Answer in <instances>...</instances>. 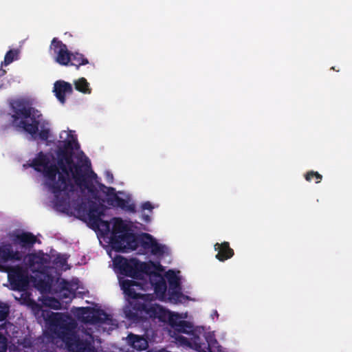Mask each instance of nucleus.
Instances as JSON below:
<instances>
[{"label":"nucleus","instance_id":"obj_1","mask_svg":"<svg viewBox=\"0 0 352 352\" xmlns=\"http://www.w3.org/2000/svg\"><path fill=\"white\" fill-rule=\"evenodd\" d=\"M9 104L14 126L30 135L34 140L37 138L43 141L48 140L50 135L49 122L44 119L39 110L33 107L29 99H12Z\"/></svg>","mask_w":352,"mask_h":352},{"label":"nucleus","instance_id":"obj_2","mask_svg":"<svg viewBox=\"0 0 352 352\" xmlns=\"http://www.w3.org/2000/svg\"><path fill=\"white\" fill-rule=\"evenodd\" d=\"M50 324L56 336L61 340L70 352H96L94 338L91 333L81 337L76 331L77 322L68 314L52 313Z\"/></svg>","mask_w":352,"mask_h":352},{"label":"nucleus","instance_id":"obj_3","mask_svg":"<svg viewBox=\"0 0 352 352\" xmlns=\"http://www.w3.org/2000/svg\"><path fill=\"white\" fill-rule=\"evenodd\" d=\"M133 309L126 307L124 309V315L126 318L135 323H139L144 320V318L148 317L153 319H158L159 321L162 322H168L169 324L170 316L175 314L160 305L145 302H135L133 305Z\"/></svg>","mask_w":352,"mask_h":352},{"label":"nucleus","instance_id":"obj_4","mask_svg":"<svg viewBox=\"0 0 352 352\" xmlns=\"http://www.w3.org/2000/svg\"><path fill=\"white\" fill-rule=\"evenodd\" d=\"M134 234L130 225L121 218H114L110 238L113 248L117 252H126L129 243L135 245Z\"/></svg>","mask_w":352,"mask_h":352},{"label":"nucleus","instance_id":"obj_5","mask_svg":"<svg viewBox=\"0 0 352 352\" xmlns=\"http://www.w3.org/2000/svg\"><path fill=\"white\" fill-rule=\"evenodd\" d=\"M56 166L58 168V179H55L54 182H47V185L57 199L56 205L60 206H63V199H58L60 193L61 192H73L75 190V186L69 177L70 170L65 160L58 157Z\"/></svg>","mask_w":352,"mask_h":352},{"label":"nucleus","instance_id":"obj_6","mask_svg":"<svg viewBox=\"0 0 352 352\" xmlns=\"http://www.w3.org/2000/svg\"><path fill=\"white\" fill-rule=\"evenodd\" d=\"M8 274L11 289L14 291L24 292L29 287L30 276L27 268L23 266H10L1 270Z\"/></svg>","mask_w":352,"mask_h":352},{"label":"nucleus","instance_id":"obj_7","mask_svg":"<svg viewBox=\"0 0 352 352\" xmlns=\"http://www.w3.org/2000/svg\"><path fill=\"white\" fill-rule=\"evenodd\" d=\"M37 172H43L47 182H54L58 173V168L56 164L50 163V157L40 151L30 164Z\"/></svg>","mask_w":352,"mask_h":352},{"label":"nucleus","instance_id":"obj_8","mask_svg":"<svg viewBox=\"0 0 352 352\" xmlns=\"http://www.w3.org/2000/svg\"><path fill=\"white\" fill-rule=\"evenodd\" d=\"M98 187L100 191L107 195L106 202L108 205L113 207L120 208L125 211L132 213L136 212L135 205L130 204L126 199L118 196L116 188L110 186H106L104 184L99 183Z\"/></svg>","mask_w":352,"mask_h":352},{"label":"nucleus","instance_id":"obj_9","mask_svg":"<svg viewBox=\"0 0 352 352\" xmlns=\"http://www.w3.org/2000/svg\"><path fill=\"white\" fill-rule=\"evenodd\" d=\"M98 187L100 191L107 195L106 202L108 205L113 207L120 208L125 211L132 213L136 212L135 205L130 204L126 199L118 196L116 188L110 186H106L104 184L99 183Z\"/></svg>","mask_w":352,"mask_h":352},{"label":"nucleus","instance_id":"obj_10","mask_svg":"<svg viewBox=\"0 0 352 352\" xmlns=\"http://www.w3.org/2000/svg\"><path fill=\"white\" fill-rule=\"evenodd\" d=\"M79 315L85 323L98 324L108 323L111 321V316L107 314L103 309H94L89 307L79 308Z\"/></svg>","mask_w":352,"mask_h":352},{"label":"nucleus","instance_id":"obj_11","mask_svg":"<svg viewBox=\"0 0 352 352\" xmlns=\"http://www.w3.org/2000/svg\"><path fill=\"white\" fill-rule=\"evenodd\" d=\"M169 325L175 332L188 334L191 338H194L197 333L201 334L204 331V327L195 328L190 322L182 320L177 314L170 316Z\"/></svg>","mask_w":352,"mask_h":352},{"label":"nucleus","instance_id":"obj_12","mask_svg":"<svg viewBox=\"0 0 352 352\" xmlns=\"http://www.w3.org/2000/svg\"><path fill=\"white\" fill-rule=\"evenodd\" d=\"M116 266L120 270L121 274L131 277L133 278H138V265L139 261L136 258H131L129 260L124 257H118L115 261Z\"/></svg>","mask_w":352,"mask_h":352},{"label":"nucleus","instance_id":"obj_13","mask_svg":"<svg viewBox=\"0 0 352 352\" xmlns=\"http://www.w3.org/2000/svg\"><path fill=\"white\" fill-rule=\"evenodd\" d=\"M197 333L194 338H191L195 349L199 352H212V349L218 344L214 335L210 332H204L203 338Z\"/></svg>","mask_w":352,"mask_h":352},{"label":"nucleus","instance_id":"obj_14","mask_svg":"<svg viewBox=\"0 0 352 352\" xmlns=\"http://www.w3.org/2000/svg\"><path fill=\"white\" fill-rule=\"evenodd\" d=\"M23 254L19 251H14L10 243H2L0 245V271L10 267L7 263L10 261H21Z\"/></svg>","mask_w":352,"mask_h":352},{"label":"nucleus","instance_id":"obj_15","mask_svg":"<svg viewBox=\"0 0 352 352\" xmlns=\"http://www.w3.org/2000/svg\"><path fill=\"white\" fill-rule=\"evenodd\" d=\"M51 47L56 54V62L63 66H69L72 52L68 50L67 45L57 38H54L51 42Z\"/></svg>","mask_w":352,"mask_h":352},{"label":"nucleus","instance_id":"obj_16","mask_svg":"<svg viewBox=\"0 0 352 352\" xmlns=\"http://www.w3.org/2000/svg\"><path fill=\"white\" fill-rule=\"evenodd\" d=\"M71 173L75 184L78 186L87 189L93 195L97 193L96 188L94 184L88 179L87 174L82 170V166H75V170L71 169Z\"/></svg>","mask_w":352,"mask_h":352},{"label":"nucleus","instance_id":"obj_17","mask_svg":"<svg viewBox=\"0 0 352 352\" xmlns=\"http://www.w3.org/2000/svg\"><path fill=\"white\" fill-rule=\"evenodd\" d=\"M9 237L14 245H19L21 248L30 250L36 242V237L31 232H23L21 233L12 232Z\"/></svg>","mask_w":352,"mask_h":352},{"label":"nucleus","instance_id":"obj_18","mask_svg":"<svg viewBox=\"0 0 352 352\" xmlns=\"http://www.w3.org/2000/svg\"><path fill=\"white\" fill-rule=\"evenodd\" d=\"M121 288L123 290L124 294L126 296L128 300L132 299V301H129V306H126L124 307V310L126 307H130L131 309H133V305L135 302H140L138 299L142 298L143 297V294L137 293L134 289V287H139L140 285L138 282L133 280H124L120 283Z\"/></svg>","mask_w":352,"mask_h":352},{"label":"nucleus","instance_id":"obj_19","mask_svg":"<svg viewBox=\"0 0 352 352\" xmlns=\"http://www.w3.org/2000/svg\"><path fill=\"white\" fill-rule=\"evenodd\" d=\"M134 238L135 245H133V244L129 243L127 246L126 251L129 250H135L139 246L142 247L145 250H150L155 239L148 233H143L140 235L134 234Z\"/></svg>","mask_w":352,"mask_h":352},{"label":"nucleus","instance_id":"obj_20","mask_svg":"<svg viewBox=\"0 0 352 352\" xmlns=\"http://www.w3.org/2000/svg\"><path fill=\"white\" fill-rule=\"evenodd\" d=\"M55 96L60 103L65 102V95L72 94L73 91L72 86L69 82L64 80H57L54 85V90Z\"/></svg>","mask_w":352,"mask_h":352},{"label":"nucleus","instance_id":"obj_21","mask_svg":"<svg viewBox=\"0 0 352 352\" xmlns=\"http://www.w3.org/2000/svg\"><path fill=\"white\" fill-rule=\"evenodd\" d=\"M214 250L218 252L216 258L223 262L234 256V250L230 247V243L224 241L221 243H217L214 245Z\"/></svg>","mask_w":352,"mask_h":352},{"label":"nucleus","instance_id":"obj_22","mask_svg":"<svg viewBox=\"0 0 352 352\" xmlns=\"http://www.w3.org/2000/svg\"><path fill=\"white\" fill-rule=\"evenodd\" d=\"M151 283L154 287L155 293L164 296L167 290V285L165 278L159 273L154 274V278H151Z\"/></svg>","mask_w":352,"mask_h":352},{"label":"nucleus","instance_id":"obj_23","mask_svg":"<svg viewBox=\"0 0 352 352\" xmlns=\"http://www.w3.org/2000/svg\"><path fill=\"white\" fill-rule=\"evenodd\" d=\"M104 215V212L103 206L98 205L96 203L91 201L87 213L91 224L92 225L93 223H96L97 221H100L101 217Z\"/></svg>","mask_w":352,"mask_h":352},{"label":"nucleus","instance_id":"obj_24","mask_svg":"<svg viewBox=\"0 0 352 352\" xmlns=\"http://www.w3.org/2000/svg\"><path fill=\"white\" fill-rule=\"evenodd\" d=\"M41 274L43 275L44 278H34L33 282L34 284V287L41 293L49 292L52 287V277L50 275L46 274L45 271H43V273Z\"/></svg>","mask_w":352,"mask_h":352},{"label":"nucleus","instance_id":"obj_25","mask_svg":"<svg viewBox=\"0 0 352 352\" xmlns=\"http://www.w3.org/2000/svg\"><path fill=\"white\" fill-rule=\"evenodd\" d=\"M28 264L32 272L43 274L45 271V267L43 262V258L36 254H30L28 257Z\"/></svg>","mask_w":352,"mask_h":352},{"label":"nucleus","instance_id":"obj_26","mask_svg":"<svg viewBox=\"0 0 352 352\" xmlns=\"http://www.w3.org/2000/svg\"><path fill=\"white\" fill-rule=\"evenodd\" d=\"M157 269V265L153 263H145L139 261L138 265V274L139 278L142 276V274H145L146 275L150 276L151 278H154V274L157 273L155 270Z\"/></svg>","mask_w":352,"mask_h":352},{"label":"nucleus","instance_id":"obj_27","mask_svg":"<svg viewBox=\"0 0 352 352\" xmlns=\"http://www.w3.org/2000/svg\"><path fill=\"white\" fill-rule=\"evenodd\" d=\"M129 338L133 349L141 351L146 349L148 347V342L143 337L138 335L130 334Z\"/></svg>","mask_w":352,"mask_h":352},{"label":"nucleus","instance_id":"obj_28","mask_svg":"<svg viewBox=\"0 0 352 352\" xmlns=\"http://www.w3.org/2000/svg\"><path fill=\"white\" fill-rule=\"evenodd\" d=\"M71 61L69 66H74L78 69L81 65L89 64V60L85 56L79 52H71Z\"/></svg>","mask_w":352,"mask_h":352},{"label":"nucleus","instance_id":"obj_29","mask_svg":"<svg viewBox=\"0 0 352 352\" xmlns=\"http://www.w3.org/2000/svg\"><path fill=\"white\" fill-rule=\"evenodd\" d=\"M58 156L59 158H63L65 160V163L67 164V166L69 168V170L71 169L75 170V166H80L79 164H75L73 160V152L71 151H67L65 150L60 149L58 152Z\"/></svg>","mask_w":352,"mask_h":352},{"label":"nucleus","instance_id":"obj_30","mask_svg":"<svg viewBox=\"0 0 352 352\" xmlns=\"http://www.w3.org/2000/svg\"><path fill=\"white\" fill-rule=\"evenodd\" d=\"M79 148L80 145L76 137L69 133L68 134V140L64 141L63 146L60 149L73 152L74 150H78Z\"/></svg>","mask_w":352,"mask_h":352},{"label":"nucleus","instance_id":"obj_31","mask_svg":"<svg viewBox=\"0 0 352 352\" xmlns=\"http://www.w3.org/2000/svg\"><path fill=\"white\" fill-rule=\"evenodd\" d=\"M166 276L168 283L169 289H181L179 278L173 271L168 270L166 272Z\"/></svg>","mask_w":352,"mask_h":352},{"label":"nucleus","instance_id":"obj_32","mask_svg":"<svg viewBox=\"0 0 352 352\" xmlns=\"http://www.w3.org/2000/svg\"><path fill=\"white\" fill-rule=\"evenodd\" d=\"M75 89L83 94H91L89 83L85 78H80L74 82Z\"/></svg>","mask_w":352,"mask_h":352},{"label":"nucleus","instance_id":"obj_33","mask_svg":"<svg viewBox=\"0 0 352 352\" xmlns=\"http://www.w3.org/2000/svg\"><path fill=\"white\" fill-rule=\"evenodd\" d=\"M19 50L17 49L10 50L5 55L4 60L1 65L7 66L12 63L14 60L19 58Z\"/></svg>","mask_w":352,"mask_h":352},{"label":"nucleus","instance_id":"obj_34","mask_svg":"<svg viewBox=\"0 0 352 352\" xmlns=\"http://www.w3.org/2000/svg\"><path fill=\"white\" fill-rule=\"evenodd\" d=\"M166 246L159 243L156 239H155L152 247L150 250L152 254L155 256H163L165 252Z\"/></svg>","mask_w":352,"mask_h":352},{"label":"nucleus","instance_id":"obj_35","mask_svg":"<svg viewBox=\"0 0 352 352\" xmlns=\"http://www.w3.org/2000/svg\"><path fill=\"white\" fill-rule=\"evenodd\" d=\"M305 178L307 182H311L312 179H314L316 184H319L322 179V176L318 172L310 170L305 174Z\"/></svg>","mask_w":352,"mask_h":352},{"label":"nucleus","instance_id":"obj_36","mask_svg":"<svg viewBox=\"0 0 352 352\" xmlns=\"http://www.w3.org/2000/svg\"><path fill=\"white\" fill-rule=\"evenodd\" d=\"M92 226L94 228L100 229L105 232L110 231V223L107 221L102 220V219H100V221L93 223Z\"/></svg>","mask_w":352,"mask_h":352},{"label":"nucleus","instance_id":"obj_37","mask_svg":"<svg viewBox=\"0 0 352 352\" xmlns=\"http://www.w3.org/2000/svg\"><path fill=\"white\" fill-rule=\"evenodd\" d=\"M181 289H168L169 298L175 302H180V298L183 297L182 293L180 292Z\"/></svg>","mask_w":352,"mask_h":352},{"label":"nucleus","instance_id":"obj_38","mask_svg":"<svg viewBox=\"0 0 352 352\" xmlns=\"http://www.w3.org/2000/svg\"><path fill=\"white\" fill-rule=\"evenodd\" d=\"M76 210L80 214H82V215L87 214V215L89 209H87V203L84 202V201H81L80 203H78L76 207Z\"/></svg>","mask_w":352,"mask_h":352},{"label":"nucleus","instance_id":"obj_39","mask_svg":"<svg viewBox=\"0 0 352 352\" xmlns=\"http://www.w3.org/2000/svg\"><path fill=\"white\" fill-rule=\"evenodd\" d=\"M175 340L182 345L191 346L192 344H193V342L191 338L189 340L188 338L183 336L176 335Z\"/></svg>","mask_w":352,"mask_h":352},{"label":"nucleus","instance_id":"obj_40","mask_svg":"<svg viewBox=\"0 0 352 352\" xmlns=\"http://www.w3.org/2000/svg\"><path fill=\"white\" fill-rule=\"evenodd\" d=\"M8 315V307L0 302V321L4 320Z\"/></svg>","mask_w":352,"mask_h":352},{"label":"nucleus","instance_id":"obj_41","mask_svg":"<svg viewBox=\"0 0 352 352\" xmlns=\"http://www.w3.org/2000/svg\"><path fill=\"white\" fill-rule=\"evenodd\" d=\"M60 287L61 292H67L69 294H74V291L70 288V283L65 279H63L60 282Z\"/></svg>","mask_w":352,"mask_h":352},{"label":"nucleus","instance_id":"obj_42","mask_svg":"<svg viewBox=\"0 0 352 352\" xmlns=\"http://www.w3.org/2000/svg\"><path fill=\"white\" fill-rule=\"evenodd\" d=\"M48 306L54 309H60L61 304L55 298H50L48 299Z\"/></svg>","mask_w":352,"mask_h":352},{"label":"nucleus","instance_id":"obj_43","mask_svg":"<svg viewBox=\"0 0 352 352\" xmlns=\"http://www.w3.org/2000/svg\"><path fill=\"white\" fill-rule=\"evenodd\" d=\"M6 349V338L0 333V352H5Z\"/></svg>","mask_w":352,"mask_h":352},{"label":"nucleus","instance_id":"obj_44","mask_svg":"<svg viewBox=\"0 0 352 352\" xmlns=\"http://www.w3.org/2000/svg\"><path fill=\"white\" fill-rule=\"evenodd\" d=\"M142 210H149L152 212L153 206L150 201H145L141 206Z\"/></svg>","mask_w":352,"mask_h":352},{"label":"nucleus","instance_id":"obj_45","mask_svg":"<svg viewBox=\"0 0 352 352\" xmlns=\"http://www.w3.org/2000/svg\"><path fill=\"white\" fill-rule=\"evenodd\" d=\"M106 179H107V182L113 183V174L111 173H110L109 171H107L106 173Z\"/></svg>","mask_w":352,"mask_h":352},{"label":"nucleus","instance_id":"obj_46","mask_svg":"<svg viewBox=\"0 0 352 352\" xmlns=\"http://www.w3.org/2000/svg\"><path fill=\"white\" fill-rule=\"evenodd\" d=\"M10 124H2L0 126V133H3L10 128Z\"/></svg>","mask_w":352,"mask_h":352},{"label":"nucleus","instance_id":"obj_47","mask_svg":"<svg viewBox=\"0 0 352 352\" xmlns=\"http://www.w3.org/2000/svg\"><path fill=\"white\" fill-rule=\"evenodd\" d=\"M142 219L145 223H148L151 221V217L148 214H143L142 215Z\"/></svg>","mask_w":352,"mask_h":352},{"label":"nucleus","instance_id":"obj_48","mask_svg":"<svg viewBox=\"0 0 352 352\" xmlns=\"http://www.w3.org/2000/svg\"><path fill=\"white\" fill-rule=\"evenodd\" d=\"M72 294H69V292H63L62 294H61V296L63 298H69L70 297V295ZM73 295L74 294H72Z\"/></svg>","mask_w":352,"mask_h":352},{"label":"nucleus","instance_id":"obj_49","mask_svg":"<svg viewBox=\"0 0 352 352\" xmlns=\"http://www.w3.org/2000/svg\"><path fill=\"white\" fill-rule=\"evenodd\" d=\"M91 174H92L93 177H96V178L97 177V175L95 173H94L93 171H91Z\"/></svg>","mask_w":352,"mask_h":352}]
</instances>
